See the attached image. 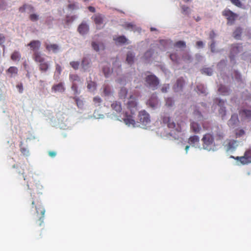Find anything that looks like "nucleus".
Returning a JSON list of instances; mask_svg holds the SVG:
<instances>
[{"mask_svg":"<svg viewBox=\"0 0 251 251\" xmlns=\"http://www.w3.org/2000/svg\"><path fill=\"white\" fill-rule=\"evenodd\" d=\"M126 106L128 110L130 111L131 115L125 114V117L123 119L125 123L129 126H135L136 123L132 115L134 114L137 110V102L136 99L130 96L126 103Z\"/></svg>","mask_w":251,"mask_h":251,"instance_id":"nucleus-1","label":"nucleus"},{"mask_svg":"<svg viewBox=\"0 0 251 251\" xmlns=\"http://www.w3.org/2000/svg\"><path fill=\"white\" fill-rule=\"evenodd\" d=\"M22 174L24 180L26 181L28 188L33 191V195H31V196L33 197L32 200H33V198L38 200L35 197V193L42 194L40 190L42 189V186L39 183V180L34 177L35 175L33 173L29 172L25 176H24V173H22Z\"/></svg>","mask_w":251,"mask_h":251,"instance_id":"nucleus-2","label":"nucleus"},{"mask_svg":"<svg viewBox=\"0 0 251 251\" xmlns=\"http://www.w3.org/2000/svg\"><path fill=\"white\" fill-rule=\"evenodd\" d=\"M22 174L24 180L26 181L28 188L33 191V195H31V196L33 197L32 200H33V198L38 200L35 197V193L42 194L40 190L42 189V186L39 183V180L34 177L35 175L33 173L29 172L25 176H24V173H22Z\"/></svg>","mask_w":251,"mask_h":251,"instance_id":"nucleus-3","label":"nucleus"},{"mask_svg":"<svg viewBox=\"0 0 251 251\" xmlns=\"http://www.w3.org/2000/svg\"><path fill=\"white\" fill-rule=\"evenodd\" d=\"M33 199L32 204L35 205L36 214L35 218V224L37 226H41L44 223L45 209L40 201L34 198Z\"/></svg>","mask_w":251,"mask_h":251,"instance_id":"nucleus-4","label":"nucleus"},{"mask_svg":"<svg viewBox=\"0 0 251 251\" xmlns=\"http://www.w3.org/2000/svg\"><path fill=\"white\" fill-rule=\"evenodd\" d=\"M202 146L204 149L211 151L215 147L214 138L212 134L207 133L205 134L202 139Z\"/></svg>","mask_w":251,"mask_h":251,"instance_id":"nucleus-5","label":"nucleus"},{"mask_svg":"<svg viewBox=\"0 0 251 251\" xmlns=\"http://www.w3.org/2000/svg\"><path fill=\"white\" fill-rule=\"evenodd\" d=\"M230 158L234 159L240 164L245 165L251 163V148H248L245 151L244 155L242 156L234 157L231 155Z\"/></svg>","mask_w":251,"mask_h":251,"instance_id":"nucleus-6","label":"nucleus"},{"mask_svg":"<svg viewBox=\"0 0 251 251\" xmlns=\"http://www.w3.org/2000/svg\"><path fill=\"white\" fill-rule=\"evenodd\" d=\"M145 78V85L152 89L153 90H156L159 84V79L154 75H147Z\"/></svg>","mask_w":251,"mask_h":251,"instance_id":"nucleus-7","label":"nucleus"},{"mask_svg":"<svg viewBox=\"0 0 251 251\" xmlns=\"http://www.w3.org/2000/svg\"><path fill=\"white\" fill-rule=\"evenodd\" d=\"M223 15L226 17L228 25H232L238 17V15L229 9H225L223 11Z\"/></svg>","mask_w":251,"mask_h":251,"instance_id":"nucleus-8","label":"nucleus"},{"mask_svg":"<svg viewBox=\"0 0 251 251\" xmlns=\"http://www.w3.org/2000/svg\"><path fill=\"white\" fill-rule=\"evenodd\" d=\"M138 119L143 125H146L151 121L150 115L145 111L142 110L139 112Z\"/></svg>","mask_w":251,"mask_h":251,"instance_id":"nucleus-9","label":"nucleus"},{"mask_svg":"<svg viewBox=\"0 0 251 251\" xmlns=\"http://www.w3.org/2000/svg\"><path fill=\"white\" fill-rule=\"evenodd\" d=\"M215 102L216 103L218 102V105L220 107L219 110V114L223 119L226 113V107L224 106L225 101L220 99H216Z\"/></svg>","mask_w":251,"mask_h":251,"instance_id":"nucleus-10","label":"nucleus"},{"mask_svg":"<svg viewBox=\"0 0 251 251\" xmlns=\"http://www.w3.org/2000/svg\"><path fill=\"white\" fill-rule=\"evenodd\" d=\"M239 114L242 120H251V110L243 109L239 111Z\"/></svg>","mask_w":251,"mask_h":251,"instance_id":"nucleus-11","label":"nucleus"},{"mask_svg":"<svg viewBox=\"0 0 251 251\" xmlns=\"http://www.w3.org/2000/svg\"><path fill=\"white\" fill-rule=\"evenodd\" d=\"M41 42L39 40H32L27 46H29L30 49L35 52L36 51H38L41 47Z\"/></svg>","mask_w":251,"mask_h":251,"instance_id":"nucleus-12","label":"nucleus"},{"mask_svg":"<svg viewBox=\"0 0 251 251\" xmlns=\"http://www.w3.org/2000/svg\"><path fill=\"white\" fill-rule=\"evenodd\" d=\"M91 18L94 21L97 26L103 24L104 16L101 14L98 13L95 14Z\"/></svg>","mask_w":251,"mask_h":251,"instance_id":"nucleus-13","label":"nucleus"},{"mask_svg":"<svg viewBox=\"0 0 251 251\" xmlns=\"http://www.w3.org/2000/svg\"><path fill=\"white\" fill-rule=\"evenodd\" d=\"M185 83V81L183 77L178 78L176 82V83L174 86V89L175 91L178 92L182 90Z\"/></svg>","mask_w":251,"mask_h":251,"instance_id":"nucleus-14","label":"nucleus"},{"mask_svg":"<svg viewBox=\"0 0 251 251\" xmlns=\"http://www.w3.org/2000/svg\"><path fill=\"white\" fill-rule=\"evenodd\" d=\"M32 58L36 63L43 62L44 60L46 59L44 55L39 51H36L35 52H33Z\"/></svg>","mask_w":251,"mask_h":251,"instance_id":"nucleus-15","label":"nucleus"},{"mask_svg":"<svg viewBox=\"0 0 251 251\" xmlns=\"http://www.w3.org/2000/svg\"><path fill=\"white\" fill-rule=\"evenodd\" d=\"M162 121L164 124H167L169 128H173L176 127V124L168 115H165L162 117Z\"/></svg>","mask_w":251,"mask_h":251,"instance_id":"nucleus-16","label":"nucleus"},{"mask_svg":"<svg viewBox=\"0 0 251 251\" xmlns=\"http://www.w3.org/2000/svg\"><path fill=\"white\" fill-rule=\"evenodd\" d=\"M37 64H38L39 69L41 72H46L50 68V64L46 59L44 60L43 62H40Z\"/></svg>","mask_w":251,"mask_h":251,"instance_id":"nucleus-17","label":"nucleus"},{"mask_svg":"<svg viewBox=\"0 0 251 251\" xmlns=\"http://www.w3.org/2000/svg\"><path fill=\"white\" fill-rule=\"evenodd\" d=\"M242 50V47L239 45H234L231 49L230 58L231 60L233 59L234 55L239 53Z\"/></svg>","mask_w":251,"mask_h":251,"instance_id":"nucleus-18","label":"nucleus"},{"mask_svg":"<svg viewBox=\"0 0 251 251\" xmlns=\"http://www.w3.org/2000/svg\"><path fill=\"white\" fill-rule=\"evenodd\" d=\"M239 122L238 116L237 114H233L231 115L230 119L228 121V125L230 126L234 127L237 125Z\"/></svg>","mask_w":251,"mask_h":251,"instance_id":"nucleus-19","label":"nucleus"},{"mask_svg":"<svg viewBox=\"0 0 251 251\" xmlns=\"http://www.w3.org/2000/svg\"><path fill=\"white\" fill-rule=\"evenodd\" d=\"M190 129L192 132L195 133H198L200 132L201 130V126L197 122H192L190 124Z\"/></svg>","mask_w":251,"mask_h":251,"instance_id":"nucleus-20","label":"nucleus"},{"mask_svg":"<svg viewBox=\"0 0 251 251\" xmlns=\"http://www.w3.org/2000/svg\"><path fill=\"white\" fill-rule=\"evenodd\" d=\"M78 31L81 34H85L87 33L89 30V26L85 23H82L80 25L77 29Z\"/></svg>","mask_w":251,"mask_h":251,"instance_id":"nucleus-21","label":"nucleus"},{"mask_svg":"<svg viewBox=\"0 0 251 251\" xmlns=\"http://www.w3.org/2000/svg\"><path fill=\"white\" fill-rule=\"evenodd\" d=\"M45 46L46 50L49 51H52L53 52H56L59 49L58 46L55 44H49L45 43Z\"/></svg>","mask_w":251,"mask_h":251,"instance_id":"nucleus-22","label":"nucleus"},{"mask_svg":"<svg viewBox=\"0 0 251 251\" xmlns=\"http://www.w3.org/2000/svg\"><path fill=\"white\" fill-rule=\"evenodd\" d=\"M147 103L152 108L156 107L158 104V100L156 96H152L151 99L148 101Z\"/></svg>","mask_w":251,"mask_h":251,"instance_id":"nucleus-23","label":"nucleus"},{"mask_svg":"<svg viewBox=\"0 0 251 251\" xmlns=\"http://www.w3.org/2000/svg\"><path fill=\"white\" fill-rule=\"evenodd\" d=\"M111 107L113 110L117 113H120L122 111V108L121 103L120 102L115 101L111 105Z\"/></svg>","mask_w":251,"mask_h":251,"instance_id":"nucleus-24","label":"nucleus"},{"mask_svg":"<svg viewBox=\"0 0 251 251\" xmlns=\"http://www.w3.org/2000/svg\"><path fill=\"white\" fill-rule=\"evenodd\" d=\"M69 78L72 83H78L79 84H82L83 81L81 79L80 77L76 74H70L69 75Z\"/></svg>","mask_w":251,"mask_h":251,"instance_id":"nucleus-25","label":"nucleus"},{"mask_svg":"<svg viewBox=\"0 0 251 251\" xmlns=\"http://www.w3.org/2000/svg\"><path fill=\"white\" fill-rule=\"evenodd\" d=\"M52 90L55 92H63L65 90V88L63 86V84L60 82L56 85H53L52 87Z\"/></svg>","mask_w":251,"mask_h":251,"instance_id":"nucleus-26","label":"nucleus"},{"mask_svg":"<svg viewBox=\"0 0 251 251\" xmlns=\"http://www.w3.org/2000/svg\"><path fill=\"white\" fill-rule=\"evenodd\" d=\"M218 92L222 95L226 96L229 94L230 90L224 85H220L218 88Z\"/></svg>","mask_w":251,"mask_h":251,"instance_id":"nucleus-27","label":"nucleus"},{"mask_svg":"<svg viewBox=\"0 0 251 251\" xmlns=\"http://www.w3.org/2000/svg\"><path fill=\"white\" fill-rule=\"evenodd\" d=\"M91 61L87 57H84L81 61V67L85 71L89 67L90 65Z\"/></svg>","mask_w":251,"mask_h":251,"instance_id":"nucleus-28","label":"nucleus"},{"mask_svg":"<svg viewBox=\"0 0 251 251\" xmlns=\"http://www.w3.org/2000/svg\"><path fill=\"white\" fill-rule=\"evenodd\" d=\"M237 146V142L234 140H230L228 141L227 148L228 150H234Z\"/></svg>","mask_w":251,"mask_h":251,"instance_id":"nucleus-29","label":"nucleus"},{"mask_svg":"<svg viewBox=\"0 0 251 251\" xmlns=\"http://www.w3.org/2000/svg\"><path fill=\"white\" fill-rule=\"evenodd\" d=\"M113 40L119 44H124L127 41V39L124 35L114 37Z\"/></svg>","mask_w":251,"mask_h":251,"instance_id":"nucleus-30","label":"nucleus"},{"mask_svg":"<svg viewBox=\"0 0 251 251\" xmlns=\"http://www.w3.org/2000/svg\"><path fill=\"white\" fill-rule=\"evenodd\" d=\"M135 55L131 52H128L126 55V61L129 65H132L134 63Z\"/></svg>","mask_w":251,"mask_h":251,"instance_id":"nucleus-31","label":"nucleus"},{"mask_svg":"<svg viewBox=\"0 0 251 251\" xmlns=\"http://www.w3.org/2000/svg\"><path fill=\"white\" fill-rule=\"evenodd\" d=\"M200 141V138L197 135L190 136L188 139V142L191 145H195L198 143Z\"/></svg>","mask_w":251,"mask_h":251,"instance_id":"nucleus-32","label":"nucleus"},{"mask_svg":"<svg viewBox=\"0 0 251 251\" xmlns=\"http://www.w3.org/2000/svg\"><path fill=\"white\" fill-rule=\"evenodd\" d=\"M92 46L93 49L96 51H99L100 50H104V45L103 44L100 43V44H98L95 42H93L92 43Z\"/></svg>","mask_w":251,"mask_h":251,"instance_id":"nucleus-33","label":"nucleus"},{"mask_svg":"<svg viewBox=\"0 0 251 251\" xmlns=\"http://www.w3.org/2000/svg\"><path fill=\"white\" fill-rule=\"evenodd\" d=\"M73 99L76 102V104L78 108L82 109L84 106L83 100L76 97H73Z\"/></svg>","mask_w":251,"mask_h":251,"instance_id":"nucleus-34","label":"nucleus"},{"mask_svg":"<svg viewBox=\"0 0 251 251\" xmlns=\"http://www.w3.org/2000/svg\"><path fill=\"white\" fill-rule=\"evenodd\" d=\"M21 57V54L19 51H14L11 55V59L14 61H19Z\"/></svg>","mask_w":251,"mask_h":251,"instance_id":"nucleus-35","label":"nucleus"},{"mask_svg":"<svg viewBox=\"0 0 251 251\" xmlns=\"http://www.w3.org/2000/svg\"><path fill=\"white\" fill-rule=\"evenodd\" d=\"M128 90L126 88L123 87L121 89L119 96L121 99H125L127 95Z\"/></svg>","mask_w":251,"mask_h":251,"instance_id":"nucleus-36","label":"nucleus"},{"mask_svg":"<svg viewBox=\"0 0 251 251\" xmlns=\"http://www.w3.org/2000/svg\"><path fill=\"white\" fill-rule=\"evenodd\" d=\"M242 33V29L240 27H237L234 32L233 33V36L234 38L236 39H240Z\"/></svg>","mask_w":251,"mask_h":251,"instance_id":"nucleus-37","label":"nucleus"},{"mask_svg":"<svg viewBox=\"0 0 251 251\" xmlns=\"http://www.w3.org/2000/svg\"><path fill=\"white\" fill-rule=\"evenodd\" d=\"M18 68L14 66H12L9 68L7 70V72L12 75H17L18 74Z\"/></svg>","mask_w":251,"mask_h":251,"instance_id":"nucleus-38","label":"nucleus"},{"mask_svg":"<svg viewBox=\"0 0 251 251\" xmlns=\"http://www.w3.org/2000/svg\"><path fill=\"white\" fill-rule=\"evenodd\" d=\"M97 87L96 83L92 81H90L87 85V88L90 91H94L96 90Z\"/></svg>","mask_w":251,"mask_h":251,"instance_id":"nucleus-39","label":"nucleus"},{"mask_svg":"<svg viewBox=\"0 0 251 251\" xmlns=\"http://www.w3.org/2000/svg\"><path fill=\"white\" fill-rule=\"evenodd\" d=\"M71 89L74 91L75 95H78L79 93L77 83H72Z\"/></svg>","mask_w":251,"mask_h":251,"instance_id":"nucleus-40","label":"nucleus"},{"mask_svg":"<svg viewBox=\"0 0 251 251\" xmlns=\"http://www.w3.org/2000/svg\"><path fill=\"white\" fill-rule=\"evenodd\" d=\"M174 100L171 98H168L166 100V105L170 107L174 105Z\"/></svg>","mask_w":251,"mask_h":251,"instance_id":"nucleus-41","label":"nucleus"},{"mask_svg":"<svg viewBox=\"0 0 251 251\" xmlns=\"http://www.w3.org/2000/svg\"><path fill=\"white\" fill-rule=\"evenodd\" d=\"M70 65L75 70H77L79 66V62L78 61L70 62Z\"/></svg>","mask_w":251,"mask_h":251,"instance_id":"nucleus-42","label":"nucleus"},{"mask_svg":"<svg viewBox=\"0 0 251 251\" xmlns=\"http://www.w3.org/2000/svg\"><path fill=\"white\" fill-rule=\"evenodd\" d=\"M103 72L105 77H108V76L111 74V71L109 67H104L103 68Z\"/></svg>","mask_w":251,"mask_h":251,"instance_id":"nucleus-43","label":"nucleus"},{"mask_svg":"<svg viewBox=\"0 0 251 251\" xmlns=\"http://www.w3.org/2000/svg\"><path fill=\"white\" fill-rule=\"evenodd\" d=\"M212 69L209 68H204L202 70V73L208 75H212Z\"/></svg>","mask_w":251,"mask_h":251,"instance_id":"nucleus-44","label":"nucleus"},{"mask_svg":"<svg viewBox=\"0 0 251 251\" xmlns=\"http://www.w3.org/2000/svg\"><path fill=\"white\" fill-rule=\"evenodd\" d=\"M175 46L177 48H185L186 47V44L185 42L182 41H179L176 42Z\"/></svg>","mask_w":251,"mask_h":251,"instance_id":"nucleus-45","label":"nucleus"},{"mask_svg":"<svg viewBox=\"0 0 251 251\" xmlns=\"http://www.w3.org/2000/svg\"><path fill=\"white\" fill-rule=\"evenodd\" d=\"M123 27L126 29L133 30L135 27V25L131 23H126L123 25Z\"/></svg>","mask_w":251,"mask_h":251,"instance_id":"nucleus-46","label":"nucleus"},{"mask_svg":"<svg viewBox=\"0 0 251 251\" xmlns=\"http://www.w3.org/2000/svg\"><path fill=\"white\" fill-rule=\"evenodd\" d=\"M181 9H182V13L183 14L185 15H188L189 13V7L185 6V5H182L181 6Z\"/></svg>","mask_w":251,"mask_h":251,"instance_id":"nucleus-47","label":"nucleus"},{"mask_svg":"<svg viewBox=\"0 0 251 251\" xmlns=\"http://www.w3.org/2000/svg\"><path fill=\"white\" fill-rule=\"evenodd\" d=\"M224 134L222 131L221 130H219L217 132V133L216 134V140H222L224 138Z\"/></svg>","mask_w":251,"mask_h":251,"instance_id":"nucleus-48","label":"nucleus"},{"mask_svg":"<svg viewBox=\"0 0 251 251\" xmlns=\"http://www.w3.org/2000/svg\"><path fill=\"white\" fill-rule=\"evenodd\" d=\"M197 89L199 93L201 94H205L206 93L205 89L203 85H199L197 86Z\"/></svg>","mask_w":251,"mask_h":251,"instance_id":"nucleus-49","label":"nucleus"},{"mask_svg":"<svg viewBox=\"0 0 251 251\" xmlns=\"http://www.w3.org/2000/svg\"><path fill=\"white\" fill-rule=\"evenodd\" d=\"M29 19L32 22H36L39 19V16L36 14H31L29 15Z\"/></svg>","mask_w":251,"mask_h":251,"instance_id":"nucleus-50","label":"nucleus"},{"mask_svg":"<svg viewBox=\"0 0 251 251\" xmlns=\"http://www.w3.org/2000/svg\"><path fill=\"white\" fill-rule=\"evenodd\" d=\"M111 92V89L109 86L106 85L103 87V93L105 95H109Z\"/></svg>","mask_w":251,"mask_h":251,"instance_id":"nucleus-51","label":"nucleus"},{"mask_svg":"<svg viewBox=\"0 0 251 251\" xmlns=\"http://www.w3.org/2000/svg\"><path fill=\"white\" fill-rule=\"evenodd\" d=\"M20 151H21L22 153L25 156H28L29 154L28 150L25 148L21 147Z\"/></svg>","mask_w":251,"mask_h":251,"instance_id":"nucleus-52","label":"nucleus"},{"mask_svg":"<svg viewBox=\"0 0 251 251\" xmlns=\"http://www.w3.org/2000/svg\"><path fill=\"white\" fill-rule=\"evenodd\" d=\"M230 1L235 6L238 7H242V4L240 0H230Z\"/></svg>","mask_w":251,"mask_h":251,"instance_id":"nucleus-53","label":"nucleus"},{"mask_svg":"<svg viewBox=\"0 0 251 251\" xmlns=\"http://www.w3.org/2000/svg\"><path fill=\"white\" fill-rule=\"evenodd\" d=\"M170 59L174 62H176L177 60V55L176 53H172L170 55Z\"/></svg>","mask_w":251,"mask_h":251,"instance_id":"nucleus-54","label":"nucleus"},{"mask_svg":"<svg viewBox=\"0 0 251 251\" xmlns=\"http://www.w3.org/2000/svg\"><path fill=\"white\" fill-rule=\"evenodd\" d=\"M169 89V84H165L162 86V87L161 88V91L163 93H166L167 92V91Z\"/></svg>","mask_w":251,"mask_h":251,"instance_id":"nucleus-55","label":"nucleus"},{"mask_svg":"<svg viewBox=\"0 0 251 251\" xmlns=\"http://www.w3.org/2000/svg\"><path fill=\"white\" fill-rule=\"evenodd\" d=\"M234 77L237 80H240L241 79V76L238 72L235 71L234 73Z\"/></svg>","mask_w":251,"mask_h":251,"instance_id":"nucleus-56","label":"nucleus"},{"mask_svg":"<svg viewBox=\"0 0 251 251\" xmlns=\"http://www.w3.org/2000/svg\"><path fill=\"white\" fill-rule=\"evenodd\" d=\"M93 101L95 103L100 104L102 100L99 97H95L93 99Z\"/></svg>","mask_w":251,"mask_h":251,"instance_id":"nucleus-57","label":"nucleus"},{"mask_svg":"<svg viewBox=\"0 0 251 251\" xmlns=\"http://www.w3.org/2000/svg\"><path fill=\"white\" fill-rule=\"evenodd\" d=\"M153 54V51L152 50H148L145 53V57L146 58L148 57H150Z\"/></svg>","mask_w":251,"mask_h":251,"instance_id":"nucleus-58","label":"nucleus"},{"mask_svg":"<svg viewBox=\"0 0 251 251\" xmlns=\"http://www.w3.org/2000/svg\"><path fill=\"white\" fill-rule=\"evenodd\" d=\"M5 42V36L3 34L0 33V45H1Z\"/></svg>","mask_w":251,"mask_h":251,"instance_id":"nucleus-59","label":"nucleus"},{"mask_svg":"<svg viewBox=\"0 0 251 251\" xmlns=\"http://www.w3.org/2000/svg\"><path fill=\"white\" fill-rule=\"evenodd\" d=\"M26 9L29 12H32L34 11V7L31 5L26 4Z\"/></svg>","mask_w":251,"mask_h":251,"instance_id":"nucleus-60","label":"nucleus"},{"mask_svg":"<svg viewBox=\"0 0 251 251\" xmlns=\"http://www.w3.org/2000/svg\"><path fill=\"white\" fill-rule=\"evenodd\" d=\"M26 9V4H24L23 6L20 7L19 8V12L21 13L25 12Z\"/></svg>","mask_w":251,"mask_h":251,"instance_id":"nucleus-61","label":"nucleus"},{"mask_svg":"<svg viewBox=\"0 0 251 251\" xmlns=\"http://www.w3.org/2000/svg\"><path fill=\"white\" fill-rule=\"evenodd\" d=\"M210 49L212 52H214L215 50V42L213 41L210 45Z\"/></svg>","mask_w":251,"mask_h":251,"instance_id":"nucleus-62","label":"nucleus"},{"mask_svg":"<svg viewBox=\"0 0 251 251\" xmlns=\"http://www.w3.org/2000/svg\"><path fill=\"white\" fill-rule=\"evenodd\" d=\"M55 67L56 72H58L59 74H60L62 71L61 67L59 64H56Z\"/></svg>","mask_w":251,"mask_h":251,"instance_id":"nucleus-63","label":"nucleus"},{"mask_svg":"<svg viewBox=\"0 0 251 251\" xmlns=\"http://www.w3.org/2000/svg\"><path fill=\"white\" fill-rule=\"evenodd\" d=\"M245 134V131L243 129H240L238 132L236 133V135L238 137H241Z\"/></svg>","mask_w":251,"mask_h":251,"instance_id":"nucleus-64","label":"nucleus"}]
</instances>
